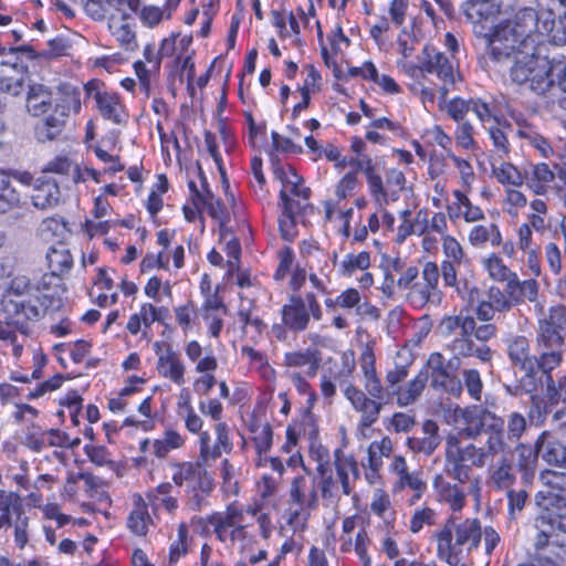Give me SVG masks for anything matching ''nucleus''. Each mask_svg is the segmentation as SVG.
Returning <instances> with one entry per match:
<instances>
[{
	"instance_id": "f257e3e1",
	"label": "nucleus",
	"mask_w": 566,
	"mask_h": 566,
	"mask_svg": "<svg viewBox=\"0 0 566 566\" xmlns=\"http://www.w3.org/2000/svg\"><path fill=\"white\" fill-rule=\"evenodd\" d=\"M33 285L27 275L14 276L0 298V340L11 345L13 356L20 357L23 350L21 337L25 340L30 333V322L42 317L40 306L31 302L18 301L13 296L31 293Z\"/></svg>"
},
{
	"instance_id": "f03ea898",
	"label": "nucleus",
	"mask_w": 566,
	"mask_h": 566,
	"mask_svg": "<svg viewBox=\"0 0 566 566\" xmlns=\"http://www.w3.org/2000/svg\"><path fill=\"white\" fill-rule=\"evenodd\" d=\"M551 10L520 9L511 20L499 23L488 39L494 62L506 59L515 48L541 45L539 36L547 32Z\"/></svg>"
},
{
	"instance_id": "7ed1b4c3",
	"label": "nucleus",
	"mask_w": 566,
	"mask_h": 566,
	"mask_svg": "<svg viewBox=\"0 0 566 566\" xmlns=\"http://www.w3.org/2000/svg\"><path fill=\"white\" fill-rule=\"evenodd\" d=\"M409 373L407 365H396L395 368L387 371L385 377L386 385L380 382V391L367 396L359 388L349 385L345 390L346 398L352 402L356 411L360 412V427L369 428L379 418L384 405L389 403L402 390L401 382Z\"/></svg>"
},
{
	"instance_id": "20e7f679",
	"label": "nucleus",
	"mask_w": 566,
	"mask_h": 566,
	"mask_svg": "<svg viewBox=\"0 0 566 566\" xmlns=\"http://www.w3.org/2000/svg\"><path fill=\"white\" fill-rule=\"evenodd\" d=\"M436 536L438 539V557L446 560L450 566H458L465 556L478 548L482 537V528L480 521L476 518H467L460 523L449 518Z\"/></svg>"
},
{
	"instance_id": "39448f33",
	"label": "nucleus",
	"mask_w": 566,
	"mask_h": 566,
	"mask_svg": "<svg viewBox=\"0 0 566 566\" xmlns=\"http://www.w3.org/2000/svg\"><path fill=\"white\" fill-rule=\"evenodd\" d=\"M531 72L530 88L538 95L553 90L558 105L566 109V60H549L541 53Z\"/></svg>"
},
{
	"instance_id": "423d86ee",
	"label": "nucleus",
	"mask_w": 566,
	"mask_h": 566,
	"mask_svg": "<svg viewBox=\"0 0 566 566\" xmlns=\"http://www.w3.org/2000/svg\"><path fill=\"white\" fill-rule=\"evenodd\" d=\"M536 352L535 358L518 366L524 371V375L518 380L514 390L509 386L506 387L509 392L515 396L521 391L532 394L543 385L544 379L547 381L548 387H552L553 378L551 373L560 365L563 356L547 349L536 348Z\"/></svg>"
},
{
	"instance_id": "0eeeda50",
	"label": "nucleus",
	"mask_w": 566,
	"mask_h": 566,
	"mask_svg": "<svg viewBox=\"0 0 566 566\" xmlns=\"http://www.w3.org/2000/svg\"><path fill=\"white\" fill-rule=\"evenodd\" d=\"M536 308L543 314L538 319L536 348L547 349L564 355L565 339L562 331L566 329V306L556 304L548 308L547 314L541 304Z\"/></svg>"
},
{
	"instance_id": "6e6552de",
	"label": "nucleus",
	"mask_w": 566,
	"mask_h": 566,
	"mask_svg": "<svg viewBox=\"0 0 566 566\" xmlns=\"http://www.w3.org/2000/svg\"><path fill=\"white\" fill-rule=\"evenodd\" d=\"M72 106L77 109L81 106L78 93L75 91L67 92L60 101H54L53 113L39 122L34 127L38 142H52L60 136L65 127L66 118L69 117Z\"/></svg>"
},
{
	"instance_id": "1a4fd4ad",
	"label": "nucleus",
	"mask_w": 566,
	"mask_h": 566,
	"mask_svg": "<svg viewBox=\"0 0 566 566\" xmlns=\"http://www.w3.org/2000/svg\"><path fill=\"white\" fill-rule=\"evenodd\" d=\"M535 503L545 513L536 521L547 524L553 531L566 533V514L560 511L566 509V493L558 495L547 491H538L535 495Z\"/></svg>"
},
{
	"instance_id": "9d476101",
	"label": "nucleus",
	"mask_w": 566,
	"mask_h": 566,
	"mask_svg": "<svg viewBox=\"0 0 566 566\" xmlns=\"http://www.w3.org/2000/svg\"><path fill=\"white\" fill-rule=\"evenodd\" d=\"M542 51V45L515 48L514 52H512V54H510L500 63L511 62L512 65L510 67L509 74L512 82L518 85H523L527 83V80H530V74L532 73L531 70L533 69V65L535 64L537 57L541 55Z\"/></svg>"
},
{
	"instance_id": "9b49d317",
	"label": "nucleus",
	"mask_w": 566,
	"mask_h": 566,
	"mask_svg": "<svg viewBox=\"0 0 566 566\" xmlns=\"http://www.w3.org/2000/svg\"><path fill=\"white\" fill-rule=\"evenodd\" d=\"M420 64L413 66L415 70H419L426 73H436L437 76L442 80L446 84L454 83V71L453 66L448 57L432 45H424L421 55L419 56Z\"/></svg>"
},
{
	"instance_id": "f8f14e48",
	"label": "nucleus",
	"mask_w": 566,
	"mask_h": 566,
	"mask_svg": "<svg viewBox=\"0 0 566 566\" xmlns=\"http://www.w3.org/2000/svg\"><path fill=\"white\" fill-rule=\"evenodd\" d=\"M35 289L41 294L38 300L41 304L40 311H42V316L48 311L56 312L61 310L63 306V295L66 292L62 279L53 275H43Z\"/></svg>"
},
{
	"instance_id": "ddd939ff",
	"label": "nucleus",
	"mask_w": 566,
	"mask_h": 566,
	"mask_svg": "<svg viewBox=\"0 0 566 566\" xmlns=\"http://www.w3.org/2000/svg\"><path fill=\"white\" fill-rule=\"evenodd\" d=\"M474 331H469L467 334H458L450 344V349L453 352V357L457 358H471L475 357L482 363H490L493 358L494 352L486 344H478L473 336Z\"/></svg>"
},
{
	"instance_id": "4468645a",
	"label": "nucleus",
	"mask_w": 566,
	"mask_h": 566,
	"mask_svg": "<svg viewBox=\"0 0 566 566\" xmlns=\"http://www.w3.org/2000/svg\"><path fill=\"white\" fill-rule=\"evenodd\" d=\"M282 323L284 326L293 332L301 333L308 327L312 314L305 306V301L300 295H292L289 303L283 305Z\"/></svg>"
},
{
	"instance_id": "2eb2a0df",
	"label": "nucleus",
	"mask_w": 566,
	"mask_h": 566,
	"mask_svg": "<svg viewBox=\"0 0 566 566\" xmlns=\"http://www.w3.org/2000/svg\"><path fill=\"white\" fill-rule=\"evenodd\" d=\"M31 199L38 209L45 210L56 207L61 201L59 181L48 176L36 178Z\"/></svg>"
},
{
	"instance_id": "dca6fc26",
	"label": "nucleus",
	"mask_w": 566,
	"mask_h": 566,
	"mask_svg": "<svg viewBox=\"0 0 566 566\" xmlns=\"http://www.w3.org/2000/svg\"><path fill=\"white\" fill-rule=\"evenodd\" d=\"M536 449L548 465L566 468V446L549 431H543L536 438Z\"/></svg>"
},
{
	"instance_id": "f3484780",
	"label": "nucleus",
	"mask_w": 566,
	"mask_h": 566,
	"mask_svg": "<svg viewBox=\"0 0 566 566\" xmlns=\"http://www.w3.org/2000/svg\"><path fill=\"white\" fill-rule=\"evenodd\" d=\"M441 443L439 426L433 420H426L420 432L415 433L407 440V446L416 453L430 455Z\"/></svg>"
},
{
	"instance_id": "a211bd4d",
	"label": "nucleus",
	"mask_w": 566,
	"mask_h": 566,
	"mask_svg": "<svg viewBox=\"0 0 566 566\" xmlns=\"http://www.w3.org/2000/svg\"><path fill=\"white\" fill-rule=\"evenodd\" d=\"M514 451L517 457L516 468L521 475V482L524 486H530L534 481L539 457L536 449V441L533 446L517 442Z\"/></svg>"
},
{
	"instance_id": "6ab92c4d",
	"label": "nucleus",
	"mask_w": 566,
	"mask_h": 566,
	"mask_svg": "<svg viewBox=\"0 0 566 566\" xmlns=\"http://www.w3.org/2000/svg\"><path fill=\"white\" fill-rule=\"evenodd\" d=\"M22 203L20 187L14 185L10 175L0 171V214L19 209Z\"/></svg>"
},
{
	"instance_id": "aec40b11",
	"label": "nucleus",
	"mask_w": 566,
	"mask_h": 566,
	"mask_svg": "<svg viewBox=\"0 0 566 566\" xmlns=\"http://www.w3.org/2000/svg\"><path fill=\"white\" fill-rule=\"evenodd\" d=\"M157 370L160 376L169 378L178 385L185 380V366L170 346L166 348L164 354L159 355Z\"/></svg>"
},
{
	"instance_id": "412c9836",
	"label": "nucleus",
	"mask_w": 566,
	"mask_h": 566,
	"mask_svg": "<svg viewBox=\"0 0 566 566\" xmlns=\"http://www.w3.org/2000/svg\"><path fill=\"white\" fill-rule=\"evenodd\" d=\"M46 261L51 272L45 275H53L59 279H62L64 274L69 273L73 265V256L70 250L62 243L49 248Z\"/></svg>"
},
{
	"instance_id": "4be33fe9",
	"label": "nucleus",
	"mask_w": 566,
	"mask_h": 566,
	"mask_svg": "<svg viewBox=\"0 0 566 566\" xmlns=\"http://www.w3.org/2000/svg\"><path fill=\"white\" fill-rule=\"evenodd\" d=\"M458 369L442 368L434 371H429V378L431 379V387L436 390H443L454 397H459L462 391V382L457 376Z\"/></svg>"
},
{
	"instance_id": "5701e85b",
	"label": "nucleus",
	"mask_w": 566,
	"mask_h": 566,
	"mask_svg": "<svg viewBox=\"0 0 566 566\" xmlns=\"http://www.w3.org/2000/svg\"><path fill=\"white\" fill-rule=\"evenodd\" d=\"M52 93L42 84L30 86L27 96V109L32 116H40L52 108Z\"/></svg>"
},
{
	"instance_id": "b1692460",
	"label": "nucleus",
	"mask_w": 566,
	"mask_h": 566,
	"mask_svg": "<svg viewBox=\"0 0 566 566\" xmlns=\"http://www.w3.org/2000/svg\"><path fill=\"white\" fill-rule=\"evenodd\" d=\"M489 480L499 490L511 489L516 480L512 461L506 457H502L496 464H492L489 468Z\"/></svg>"
},
{
	"instance_id": "393cba45",
	"label": "nucleus",
	"mask_w": 566,
	"mask_h": 566,
	"mask_svg": "<svg viewBox=\"0 0 566 566\" xmlns=\"http://www.w3.org/2000/svg\"><path fill=\"white\" fill-rule=\"evenodd\" d=\"M97 108L101 115L113 123L120 125L125 123V118L122 116L119 109L120 105L118 97L115 94L108 92L96 91L94 94Z\"/></svg>"
},
{
	"instance_id": "a878e982",
	"label": "nucleus",
	"mask_w": 566,
	"mask_h": 566,
	"mask_svg": "<svg viewBox=\"0 0 566 566\" xmlns=\"http://www.w3.org/2000/svg\"><path fill=\"white\" fill-rule=\"evenodd\" d=\"M428 379L429 371L421 369L417 376L407 384L406 388H402L398 395L397 405L399 407H407L415 403L424 390Z\"/></svg>"
},
{
	"instance_id": "bb28decb",
	"label": "nucleus",
	"mask_w": 566,
	"mask_h": 566,
	"mask_svg": "<svg viewBox=\"0 0 566 566\" xmlns=\"http://www.w3.org/2000/svg\"><path fill=\"white\" fill-rule=\"evenodd\" d=\"M44 174L51 172L61 177H70L74 185L83 181L80 167L66 156H57L50 160L42 170Z\"/></svg>"
},
{
	"instance_id": "cd10ccee",
	"label": "nucleus",
	"mask_w": 566,
	"mask_h": 566,
	"mask_svg": "<svg viewBox=\"0 0 566 566\" xmlns=\"http://www.w3.org/2000/svg\"><path fill=\"white\" fill-rule=\"evenodd\" d=\"M321 363V353L318 350L306 349L304 352L286 353L284 364L289 367H303L308 365L307 375L314 377Z\"/></svg>"
},
{
	"instance_id": "c85d7f7f",
	"label": "nucleus",
	"mask_w": 566,
	"mask_h": 566,
	"mask_svg": "<svg viewBox=\"0 0 566 566\" xmlns=\"http://www.w3.org/2000/svg\"><path fill=\"white\" fill-rule=\"evenodd\" d=\"M448 443L450 448H453L457 457L465 463L469 462L470 467L483 468L488 463H492L481 447L470 443L461 448L458 446V441L454 438H451Z\"/></svg>"
},
{
	"instance_id": "c756f323",
	"label": "nucleus",
	"mask_w": 566,
	"mask_h": 566,
	"mask_svg": "<svg viewBox=\"0 0 566 566\" xmlns=\"http://www.w3.org/2000/svg\"><path fill=\"white\" fill-rule=\"evenodd\" d=\"M361 363V369L365 378L364 391L367 396L375 395L380 391V379L377 375L376 367H375V355L371 349L367 348L363 354L360 358Z\"/></svg>"
},
{
	"instance_id": "7c9ffc66",
	"label": "nucleus",
	"mask_w": 566,
	"mask_h": 566,
	"mask_svg": "<svg viewBox=\"0 0 566 566\" xmlns=\"http://www.w3.org/2000/svg\"><path fill=\"white\" fill-rule=\"evenodd\" d=\"M554 177V172L544 163L531 166V170H525V181L537 195L545 191V185L553 181Z\"/></svg>"
},
{
	"instance_id": "2f4dec72",
	"label": "nucleus",
	"mask_w": 566,
	"mask_h": 566,
	"mask_svg": "<svg viewBox=\"0 0 566 566\" xmlns=\"http://www.w3.org/2000/svg\"><path fill=\"white\" fill-rule=\"evenodd\" d=\"M318 464H317V474L321 478L319 481V488L322 491V496L324 499H333V488L335 486L334 478H333V471L328 462V452L327 450H322L317 452L316 458Z\"/></svg>"
},
{
	"instance_id": "473e14b6",
	"label": "nucleus",
	"mask_w": 566,
	"mask_h": 566,
	"mask_svg": "<svg viewBox=\"0 0 566 566\" xmlns=\"http://www.w3.org/2000/svg\"><path fill=\"white\" fill-rule=\"evenodd\" d=\"M485 412L486 408L481 406L469 407L461 411V418L465 423L463 431L468 438H476L482 433Z\"/></svg>"
},
{
	"instance_id": "72a5a7b5",
	"label": "nucleus",
	"mask_w": 566,
	"mask_h": 566,
	"mask_svg": "<svg viewBox=\"0 0 566 566\" xmlns=\"http://www.w3.org/2000/svg\"><path fill=\"white\" fill-rule=\"evenodd\" d=\"M439 329L441 335L446 337L453 335L458 329L460 331L459 334H467L469 331H474V317L471 315H463L462 313L459 315L447 316L440 322Z\"/></svg>"
},
{
	"instance_id": "f704fd0d",
	"label": "nucleus",
	"mask_w": 566,
	"mask_h": 566,
	"mask_svg": "<svg viewBox=\"0 0 566 566\" xmlns=\"http://www.w3.org/2000/svg\"><path fill=\"white\" fill-rule=\"evenodd\" d=\"M433 485L439 490L442 499L448 502L453 511H460L465 501L464 492L457 485L446 482L442 475H437Z\"/></svg>"
},
{
	"instance_id": "c9c22d12",
	"label": "nucleus",
	"mask_w": 566,
	"mask_h": 566,
	"mask_svg": "<svg viewBox=\"0 0 566 566\" xmlns=\"http://www.w3.org/2000/svg\"><path fill=\"white\" fill-rule=\"evenodd\" d=\"M282 217L279 220L280 230L284 240L292 241L295 235L294 209L285 190L280 192Z\"/></svg>"
},
{
	"instance_id": "e433bc0d",
	"label": "nucleus",
	"mask_w": 566,
	"mask_h": 566,
	"mask_svg": "<svg viewBox=\"0 0 566 566\" xmlns=\"http://www.w3.org/2000/svg\"><path fill=\"white\" fill-rule=\"evenodd\" d=\"M446 473L460 483H465L471 473V467L457 457L453 448L450 447L446 451Z\"/></svg>"
},
{
	"instance_id": "4c0bfd02",
	"label": "nucleus",
	"mask_w": 566,
	"mask_h": 566,
	"mask_svg": "<svg viewBox=\"0 0 566 566\" xmlns=\"http://www.w3.org/2000/svg\"><path fill=\"white\" fill-rule=\"evenodd\" d=\"M127 19L128 14L126 13H123L120 19L112 15L108 20V29L120 45L128 49L135 41V33L126 22Z\"/></svg>"
},
{
	"instance_id": "58836bf2",
	"label": "nucleus",
	"mask_w": 566,
	"mask_h": 566,
	"mask_svg": "<svg viewBox=\"0 0 566 566\" xmlns=\"http://www.w3.org/2000/svg\"><path fill=\"white\" fill-rule=\"evenodd\" d=\"M340 451L336 453L335 468L337 472V476L342 484V490L345 495H349L352 493V488L349 485V472L354 474L355 478H358L359 471L357 463L353 459H342L338 454Z\"/></svg>"
},
{
	"instance_id": "ea45409f",
	"label": "nucleus",
	"mask_w": 566,
	"mask_h": 566,
	"mask_svg": "<svg viewBox=\"0 0 566 566\" xmlns=\"http://www.w3.org/2000/svg\"><path fill=\"white\" fill-rule=\"evenodd\" d=\"M442 293L440 291L429 290L426 284L415 283L410 287L408 297L417 306H424L427 303L439 304Z\"/></svg>"
},
{
	"instance_id": "a19ab883",
	"label": "nucleus",
	"mask_w": 566,
	"mask_h": 566,
	"mask_svg": "<svg viewBox=\"0 0 566 566\" xmlns=\"http://www.w3.org/2000/svg\"><path fill=\"white\" fill-rule=\"evenodd\" d=\"M507 354L514 366H520L536 357V355H530V343L525 336H516L509 344Z\"/></svg>"
},
{
	"instance_id": "79ce46f5",
	"label": "nucleus",
	"mask_w": 566,
	"mask_h": 566,
	"mask_svg": "<svg viewBox=\"0 0 566 566\" xmlns=\"http://www.w3.org/2000/svg\"><path fill=\"white\" fill-rule=\"evenodd\" d=\"M493 174L501 184H509L515 187L523 185L525 181V171H520L510 163H502L499 167H493Z\"/></svg>"
},
{
	"instance_id": "37998d69",
	"label": "nucleus",
	"mask_w": 566,
	"mask_h": 566,
	"mask_svg": "<svg viewBox=\"0 0 566 566\" xmlns=\"http://www.w3.org/2000/svg\"><path fill=\"white\" fill-rule=\"evenodd\" d=\"M365 175L370 189V193L375 200L379 201L381 198L384 202L387 203V192L384 188L382 179L378 174H376L371 158H366Z\"/></svg>"
},
{
	"instance_id": "c03bdc74",
	"label": "nucleus",
	"mask_w": 566,
	"mask_h": 566,
	"mask_svg": "<svg viewBox=\"0 0 566 566\" xmlns=\"http://www.w3.org/2000/svg\"><path fill=\"white\" fill-rule=\"evenodd\" d=\"M541 480L544 484L543 491L558 495L566 493V472L547 470L541 474Z\"/></svg>"
},
{
	"instance_id": "a18cd8bd",
	"label": "nucleus",
	"mask_w": 566,
	"mask_h": 566,
	"mask_svg": "<svg viewBox=\"0 0 566 566\" xmlns=\"http://www.w3.org/2000/svg\"><path fill=\"white\" fill-rule=\"evenodd\" d=\"M150 516L146 510L145 504H137V507L129 514L128 527L136 535H145L147 533L148 522Z\"/></svg>"
},
{
	"instance_id": "49530a36",
	"label": "nucleus",
	"mask_w": 566,
	"mask_h": 566,
	"mask_svg": "<svg viewBox=\"0 0 566 566\" xmlns=\"http://www.w3.org/2000/svg\"><path fill=\"white\" fill-rule=\"evenodd\" d=\"M370 265L369 252L363 251L359 254H347L342 261V273L350 276L356 270H366Z\"/></svg>"
},
{
	"instance_id": "de8ad7c7",
	"label": "nucleus",
	"mask_w": 566,
	"mask_h": 566,
	"mask_svg": "<svg viewBox=\"0 0 566 566\" xmlns=\"http://www.w3.org/2000/svg\"><path fill=\"white\" fill-rule=\"evenodd\" d=\"M527 430L526 418L520 412H511L506 420L507 439L512 442H520V439Z\"/></svg>"
},
{
	"instance_id": "09e8293b",
	"label": "nucleus",
	"mask_w": 566,
	"mask_h": 566,
	"mask_svg": "<svg viewBox=\"0 0 566 566\" xmlns=\"http://www.w3.org/2000/svg\"><path fill=\"white\" fill-rule=\"evenodd\" d=\"M490 1L491 0H467L464 2V13L468 20L476 23L489 17L491 12Z\"/></svg>"
},
{
	"instance_id": "8fccbe9b",
	"label": "nucleus",
	"mask_w": 566,
	"mask_h": 566,
	"mask_svg": "<svg viewBox=\"0 0 566 566\" xmlns=\"http://www.w3.org/2000/svg\"><path fill=\"white\" fill-rule=\"evenodd\" d=\"M486 441L482 448L491 462L500 454H506L510 447L505 441V434H486Z\"/></svg>"
},
{
	"instance_id": "3c124183",
	"label": "nucleus",
	"mask_w": 566,
	"mask_h": 566,
	"mask_svg": "<svg viewBox=\"0 0 566 566\" xmlns=\"http://www.w3.org/2000/svg\"><path fill=\"white\" fill-rule=\"evenodd\" d=\"M243 520V512L234 505H229L226 513H213L207 522H218V526L233 527Z\"/></svg>"
},
{
	"instance_id": "603ef678",
	"label": "nucleus",
	"mask_w": 566,
	"mask_h": 566,
	"mask_svg": "<svg viewBox=\"0 0 566 566\" xmlns=\"http://www.w3.org/2000/svg\"><path fill=\"white\" fill-rule=\"evenodd\" d=\"M551 22L547 25V32L544 35L551 38V41L556 45H566V17L559 18L555 21V15L551 11Z\"/></svg>"
},
{
	"instance_id": "864d4df0",
	"label": "nucleus",
	"mask_w": 566,
	"mask_h": 566,
	"mask_svg": "<svg viewBox=\"0 0 566 566\" xmlns=\"http://www.w3.org/2000/svg\"><path fill=\"white\" fill-rule=\"evenodd\" d=\"M499 313L511 311L513 301L497 286H491L488 291L486 300Z\"/></svg>"
},
{
	"instance_id": "5fc2aeb1",
	"label": "nucleus",
	"mask_w": 566,
	"mask_h": 566,
	"mask_svg": "<svg viewBox=\"0 0 566 566\" xmlns=\"http://www.w3.org/2000/svg\"><path fill=\"white\" fill-rule=\"evenodd\" d=\"M252 431L255 432L253 441L258 454L262 455L263 453H266L271 449L273 441V431L271 424L265 423L262 426L260 431H256L255 429H252Z\"/></svg>"
},
{
	"instance_id": "6e6d98bb",
	"label": "nucleus",
	"mask_w": 566,
	"mask_h": 566,
	"mask_svg": "<svg viewBox=\"0 0 566 566\" xmlns=\"http://www.w3.org/2000/svg\"><path fill=\"white\" fill-rule=\"evenodd\" d=\"M538 289L539 285L535 279L522 281L514 304H522L525 301L531 303L536 302L538 297Z\"/></svg>"
},
{
	"instance_id": "4d7b16f0",
	"label": "nucleus",
	"mask_w": 566,
	"mask_h": 566,
	"mask_svg": "<svg viewBox=\"0 0 566 566\" xmlns=\"http://www.w3.org/2000/svg\"><path fill=\"white\" fill-rule=\"evenodd\" d=\"M453 196L459 201V205L465 208L463 218L467 222H474L484 218L482 210L479 207L473 206L470 199L462 191L454 190Z\"/></svg>"
},
{
	"instance_id": "13d9d810",
	"label": "nucleus",
	"mask_w": 566,
	"mask_h": 566,
	"mask_svg": "<svg viewBox=\"0 0 566 566\" xmlns=\"http://www.w3.org/2000/svg\"><path fill=\"white\" fill-rule=\"evenodd\" d=\"M461 361L457 357H452L449 360H446L442 354L432 353L427 361V365L423 369L428 371H434L437 369L450 368V369H459Z\"/></svg>"
},
{
	"instance_id": "bf43d9fd",
	"label": "nucleus",
	"mask_w": 566,
	"mask_h": 566,
	"mask_svg": "<svg viewBox=\"0 0 566 566\" xmlns=\"http://www.w3.org/2000/svg\"><path fill=\"white\" fill-rule=\"evenodd\" d=\"M436 512L430 507L417 510L410 521V531L418 533L421 531L424 524H434Z\"/></svg>"
},
{
	"instance_id": "052dcab7",
	"label": "nucleus",
	"mask_w": 566,
	"mask_h": 566,
	"mask_svg": "<svg viewBox=\"0 0 566 566\" xmlns=\"http://www.w3.org/2000/svg\"><path fill=\"white\" fill-rule=\"evenodd\" d=\"M486 269L492 279L503 282L507 280L512 271L504 264L503 260L496 255H492L486 261Z\"/></svg>"
},
{
	"instance_id": "680f3d73",
	"label": "nucleus",
	"mask_w": 566,
	"mask_h": 566,
	"mask_svg": "<svg viewBox=\"0 0 566 566\" xmlns=\"http://www.w3.org/2000/svg\"><path fill=\"white\" fill-rule=\"evenodd\" d=\"M140 316L146 326H149L154 322H163L169 316V310L167 307H155L151 304H144L140 308Z\"/></svg>"
},
{
	"instance_id": "e2e57ef3",
	"label": "nucleus",
	"mask_w": 566,
	"mask_h": 566,
	"mask_svg": "<svg viewBox=\"0 0 566 566\" xmlns=\"http://www.w3.org/2000/svg\"><path fill=\"white\" fill-rule=\"evenodd\" d=\"M463 378L470 396L479 400L483 388L480 373L476 369H465Z\"/></svg>"
},
{
	"instance_id": "0e129e2a",
	"label": "nucleus",
	"mask_w": 566,
	"mask_h": 566,
	"mask_svg": "<svg viewBox=\"0 0 566 566\" xmlns=\"http://www.w3.org/2000/svg\"><path fill=\"white\" fill-rule=\"evenodd\" d=\"M509 511L511 516H514L516 512H521L528 500V493L526 489H509L507 490Z\"/></svg>"
},
{
	"instance_id": "69168bd1",
	"label": "nucleus",
	"mask_w": 566,
	"mask_h": 566,
	"mask_svg": "<svg viewBox=\"0 0 566 566\" xmlns=\"http://www.w3.org/2000/svg\"><path fill=\"white\" fill-rule=\"evenodd\" d=\"M399 482L401 486H408L416 492L413 500H419L427 488L426 482L418 473L407 472L399 476Z\"/></svg>"
},
{
	"instance_id": "338daca9",
	"label": "nucleus",
	"mask_w": 566,
	"mask_h": 566,
	"mask_svg": "<svg viewBox=\"0 0 566 566\" xmlns=\"http://www.w3.org/2000/svg\"><path fill=\"white\" fill-rule=\"evenodd\" d=\"M11 509L15 514L23 511L20 496L17 493L0 490V511L10 513Z\"/></svg>"
},
{
	"instance_id": "774afa93",
	"label": "nucleus",
	"mask_w": 566,
	"mask_h": 566,
	"mask_svg": "<svg viewBox=\"0 0 566 566\" xmlns=\"http://www.w3.org/2000/svg\"><path fill=\"white\" fill-rule=\"evenodd\" d=\"M209 216L219 222L220 229L230 221V213L224 203L219 199L206 207Z\"/></svg>"
}]
</instances>
